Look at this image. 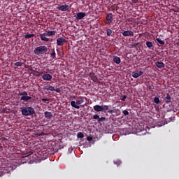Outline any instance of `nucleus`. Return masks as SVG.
Listing matches in <instances>:
<instances>
[{
    "instance_id": "f257e3e1",
    "label": "nucleus",
    "mask_w": 179,
    "mask_h": 179,
    "mask_svg": "<svg viewBox=\"0 0 179 179\" xmlns=\"http://www.w3.org/2000/svg\"><path fill=\"white\" fill-rule=\"evenodd\" d=\"M21 113L22 115L29 117V115H34V114H36V110L31 106H24L21 108Z\"/></svg>"
},
{
    "instance_id": "f03ea898",
    "label": "nucleus",
    "mask_w": 179,
    "mask_h": 179,
    "mask_svg": "<svg viewBox=\"0 0 179 179\" xmlns=\"http://www.w3.org/2000/svg\"><path fill=\"white\" fill-rule=\"evenodd\" d=\"M94 111H96L97 113H100L101 111H107L109 110L110 106H107V105H95L93 107Z\"/></svg>"
},
{
    "instance_id": "7ed1b4c3",
    "label": "nucleus",
    "mask_w": 179,
    "mask_h": 179,
    "mask_svg": "<svg viewBox=\"0 0 179 179\" xmlns=\"http://www.w3.org/2000/svg\"><path fill=\"white\" fill-rule=\"evenodd\" d=\"M18 96H22L20 98L21 101H29L31 100V96H28L27 92L24 91L22 92H19Z\"/></svg>"
},
{
    "instance_id": "20e7f679",
    "label": "nucleus",
    "mask_w": 179,
    "mask_h": 179,
    "mask_svg": "<svg viewBox=\"0 0 179 179\" xmlns=\"http://www.w3.org/2000/svg\"><path fill=\"white\" fill-rule=\"evenodd\" d=\"M48 50L47 46H39L35 48L34 52L36 55H40L41 52H47Z\"/></svg>"
},
{
    "instance_id": "39448f33",
    "label": "nucleus",
    "mask_w": 179,
    "mask_h": 179,
    "mask_svg": "<svg viewBox=\"0 0 179 179\" xmlns=\"http://www.w3.org/2000/svg\"><path fill=\"white\" fill-rule=\"evenodd\" d=\"M44 90H50V92H57V93H61V89L59 88H56L55 89L54 87L51 85H47L43 87Z\"/></svg>"
},
{
    "instance_id": "423d86ee",
    "label": "nucleus",
    "mask_w": 179,
    "mask_h": 179,
    "mask_svg": "<svg viewBox=\"0 0 179 179\" xmlns=\"http://www.w3.org/2000/svg\"><path fill=\"white\" fill-rule=\"evenodd\" d=\"M57 9L62 12H66V10H69V6L67 4L61 5L57 7Z\"/></svg>"
},
{
    "instance_id": "0eeeda50",
    "label": "nucleus",
    "mask_w": 179,
    "mask_h": 179,
    "mask_svg": "<svg viewBox=\"0 0 179 179\" xmlns=\"http://www.w3.org/2000/svg\"><path fill=\"white\" fill-rule=\"evenodd\" d=\"M66 41H67L66 39H65L62 37L58 38L57 39V45L59 46L64 45V44H65V43H66Z\"/></svg>"
},
{
    "instance_id": "6e6552de",
    "label": "nucleus",
    "mask_w": 179,
    "mask_h": 179,
    "mask_svg": "<svg viewBox=\"0 0 179 179\" xmlns=\"http://www.w3.org/2000/svg\"><path fill=\"white\" fill-rule=\"evenodd\" d=\"M142 75H143V71H133L131 73V76L132 78H134V79H138V78H139V76H142Z\"/></svg>"
},
{
    "instance_id": "1a4fd4ad",
    "label": "nucleus",
    "mask_w": 179,
    "mask_h": 179,
    "mask_svg": "<svg viewBox=\"0 0 179 179\" xmlns=\"http://www.w3.org/2000/svg\"><path fill=\"white\" fill-rule=\"evenodd\" d=\"M86 16V13L80 12L76 14V20H82L83 17Z\"/></svg>"
},
{
    "instance_id": "9d476101",
    "label": "nucleus",
    "mask_w": 179,
    "mask_h": 179,
    "mask_svg": "<svg viewBox=\"0 0 179 179\" xmlns=\"http://www.w3.org/2000/svg\"><path fill=\"white\" fill-rule=\"evenodd\" d=\"M106 20H107V22H106V24H110V23L113 22V13H109L107 14Z\"/></svg>"
},
{
    "instance_id": "9b49d317",
    "label": "nucleus",
    "mask_w": 179,
    "mask_h": 179,
    "mask_svg": "<svg viewBox=\"0 0 179 179\" xmlns=\"http://www.w3.org/2000/svg\"><path fill=\"white\" fill-rule=\"evenodd\" d=\"M42 79L43 80L50 81L52 80V76H51V74L45 73L43 75Z\"/></svg>"
},
{
    "instance_id": "f8f14e48",
    "label": "nucleus",
    "mask_w": 179,
    "mask_h": 179,
    "mask_svg": "<svg viewBox=\"0 0 179 179\" xmlns=\"http://www.w3.org/2000/svg\"><path fill=\"white\" fill-rule=\"evenodd\" d=\"M122 36H124V37H134V31H124L122 33Z\"/></svg>"
},
{
    "instance_id": "ddd939ff",
    "label": "nucleus",
    "mask_w": 179,
    "mask_h": 179,
    "mask_svg": "<svg viewBox=\"0 0 179 179\" xmlns=\"http://www.w3.org/2000/svg\"><path fill=\"white\" fill-rule=\"evenodd\" d=\"M40 37L42 41H45L46 43H48V41H50V38H47V35L45 33L41 34Z\"/></svg>"
},
{
    "instance_id": "4468645a",
    "label": "nucleus",
    "mask_w": 179,
    "mask_h": 179,
    "mask_svg": "<svg viewBox=\"0 0 179 179\" xmlns=\"http://www.w3.org/2000/svg\"><path fill=\"white\" fill-rule=\"evenodd\" d=\"M44 115L47 120H51L52 118V117H54L52 115V113L49 112V111H45L44 113Z\"/></svg>"
},
{
    "instance_id": "2eb2a0df",
    "label": "nucleus",
    "mask_w": 179,
    "mask_h": 179,
    "mask_svg": "<svg viewBox=\"0 0 179 179\" xmlns=\"http://www.w3.org/2000/svg\"><path fill=\"white\" fill-rule=\"evenodd\" d=\"M113 61L117 65L121 64V58L118 57V56H113Z\"/></svg>"
},
{
    "instance_id": "dca6fc26",
    "label": "nucleus",
    "mask_w": 179,
    "mask_h": 179,
    "mask_svg": "<svg viewBox=\"0 0 179 179\" xmlns=\"http://www.w3.org/2000/svg\"><path fill=\"white\" fill-rule=\"evenodd\" d=\"M89 76L93 82H96V80H97V77H96V74L94 73L90 72L89 73Z\"/></svg>"
},
{
    "instance_id": "f3484780",
    "label": "nucleus",
    "mask_w": 179,
    "mask_h": 179,
    "mask_svg": "<svg viewBox=\"0 0 179 179\" xmlns=\"http://www.w3.org/2000/svg\"><path fill=\"white\" fill-rule=\"evenodd\" d=\"M164 101L166 104L171 103V96H170V94H166V96L164 98Z\"/></svg>"
},
{
    "instance_id": "a211bd4d",
    "label": "nucleus",
    "mask_w": 179,
    "mask_h": 179,
    "mask_svg": "<svg viewBox=\"0 0 179 179\" xmlns=\"http://www.w3.org/2000/svg\"><path fill=\"white\" fill-rule=\"evenodd\" d=\"M71 107H73V108H76L77 110H79V108H80V106L76 105V101H71Z\"/></svg>"
},
{
    "instance_id": "6ab92c4d",
    "label": "nucleus",
    "mask_w": 179,
    "mask_h": 179,
    "mask_svg": "<svg viewBox=\"0 0 179 179\" xmlns=\"http://www.w3.org/2000/svg\"><path fill=\"white\" fill-rule=\"evenodd\" d=\"M155 66H157V68H164V63L162 62H155Z\"/></svg>"
},
{
    "instance_id": "aec40b11",
    "label": "nucleus",
    "mask_w": 179,
    "mask_h": 179,
    "mask_svg": "<svg viewBox=\"0 0 179 179\" xmlns=\"http://www.w3.org/2000/svg\"><path fill=\"white\" fill-rule=\"evenodd\" d=\"M56 33V31H48L45 32L47 37H50V36H55Z\"/></svg>"
},
{
    "instance_id": "412c9836",
    "label": "nucleus",
    "mask_w": 179,
    "mask_h": 179,
    "mask_svg": "<svg viewBox=\"0 0 179 179\" xmlns=\"http://www.w3.org/2000/svg\"><path fill=\"white\" fill-rule=\"evenodd\" d=\"M24 38H31V37H36V34H27L24 35Z\"/></svg>"
},
{
    "instance_id": "4be33fe9",
    "label": "nucleus",
    "mask_w": 179,
    "mask_h": 179,
    "mask_svg": "<svg viewBox=\"0 0 179 179\" xmlns=\"http://www.w3.org/2000/svg\"><path fill=\"white\" fill-rule=\"evenodd\" d=\"M50 58H52V59H55V58H57V54L55 53V49H53L52 53L50 54Z\"/></svg>"
},
{
    "instance_id": "5701e85b",
    "label": "nucleus",
    "mask_w": 179,
    "mask_h": 179,
    "mask_svg": "<svg viewBox=\"0 0 179 179\" xmlns=\"http://www.w3.org/2000/svg\"><path fill=\"white\" fill-rule=\"evenodd\" d=\"M145 44L147 45L148 48H149L150 50L152 48V47H153V43L151 41H147L145 43Z\"/></svg>"
},
{
    "instance_id": "b1692460",
    "label": "nucleus",
    "mask_w": 179,
    "mask_h": 179,
    "mask_svg": "<svg viewBox=\"0 0 179 179\" xmlns=\"http://www.w3.org/2000/svg\"><path fill=\"white\" fill-rule=\"evenodd\" d=\"M31 155H33V152L29 151L23 154V157H29V156H31Z\"/></svg>"
},
{
    "instance_id": "393cba45",
    "label": "nucleus",
    "mask_w": 179,
    "mask_h": 179,
    "mask_svg": "<svg viewBox=\"0 0 179 179\" xmlns=\"http://www.w3.org/2000/svg\"><path fill=\"white\" fill-rule=\"evenodd\" d=\"M83 103H85V100H83L82 98L80 100L76 101V104L78 106H80V104H83Z\"/></svg>"
},
{
    "instance_id": "a878e982",
    "label": "nucleus",
    "mask_w": 179,
    "mask_h": 179,
    "mask_svg": "<svg viewBox=\"0 0 179 179\" xmlns=\"http://www.w3.org/2000/svg\"><path fill=\"white\" fill-rule=\"evenodd\" d=\"M156 41H157V43H159V44H160L161 45H164V41H162V39L157 38L156 39Z\"/></svg>"
},
{
    "instance_id": "bb28decb",
    "label": "nucleus",
    "mask_w": 179,
    "mask_h": 179,
    "mask_svg": "<svg viewBox=\"0 0 179 179\" xmlns=\"http://www.w3.org/2000/svg\"><path fill=\"white\" fill-rule=\"evenodd\" d=\"M113 34V30H111V29H108L106 30V34L107 36H111V34Z\"/></svg>"
},
{
    "instance_id": "cd10ccee",
    "label": "nucleus",
    "mask_w": 179,
    "mask_h": 179,
    "mask_svg": "<svg viewBox=\"0 0 179 179\" xmlns=\"http://www.w3.org/2000/svg\"><path fill=\"white\" fill-rule=\"evenodd\" d=\"M154 102L156 104H159V103H160V99H159V97L156 96L154 98Z\"/></svg>"
},
{
    "instance_id": "c85d7f7f",
    "label": "nucleus",
    "mask_w": 179,
    "mask_h": 179,
    "mask_svg": "<svg viewBox=\"0 0 179 179\" xmlns=\"http://www.w3.org/2000/svg\"><path fill=\"white\" fill-rule=\"evenodd\" d=\"M104 121H106V117H99L98 120V122H104Z\"/></svg>"
},
{
    "instance_id": "c756f323",
    "label": "nucleus",
    "mask_w": 179,
    "mask_h": 179,
    "mask_svg": "<svg viewBox=\"0 0 179 179\" xmlns=\"http://www.w3.org/2000/svg\"><path fill=\"white\" fill-rule=\"evenodd\" d=\"M114 164H117V166H120L122 163V162H121V160H116L113 162Z\"/></svg>"
},
{
    "instance_id": "7c9ffc66",
    "label": "nucleus",
    "mask_w": 179,
    "mask_h": 179,
    "mask_svg": "<svg viewBox=\"0 0 179 179\" xmlns=\"http://www.w3.org/2000/svg\"><path fill=\"white\" fill-rule=\"evenodd\" d=\"M15 66H22L23 65V63L22 62H17L14 64Z\"/></svg>"
},
{
    "instance_id": "2f4dec72",
    "label": "nucleus",
    "mask_w": 179,
    "mask_h": 179,
    "mask_svg": "<svg viewBox=\"0 0 179 179\" xmlns=\"http://www.w3.org/2000/svg\"><path fill=\"white\" fill-rule=\"evenodd\" d=\"M83 136H84V135L83 134L82 132H79L77 134V138H78V139H80V138H83Z\"/></svg>"
},
{
    "instance_id": "473e14b6",
    "label": "nucleus",
    "mask_w": 179,
    "mask_h": 179,
    "mask_svg": "<svg viewBox=\"0 0 179 179\" xmlns=\"http://www.w3.org/2000/svg\"><path fill=\"white\" fill-rule=\"evenodd\" d=\"M120 100H121L122 101H125V100H127V95H122V96H120Z\"/></svg>"
},
{
    "instance_id": "72a5a7b5",
    "label": "nucleus",
    "mask_w": 179,
    "mask_h": 179,
    "mask_svg": "<svg viewBox=\"0 0 179 179\" xmlns=\"http://www.w3.org/2000/svg\"><path fill=\"white\" fill-rule=\"evenodd\" d=\"M122 113L124 114V115H129V112H128V110H123Z\"/></svg>"
},
{
    "instance_id": "f704fd0d",
    "label": "nucleus",
    "mask_w": 179,
    "mask_h": 179,
    "mask_svg": "<svg viewBox=\"0 0 179 179\" xmlns=\"http://www.w3.org/2000/svg\"><path fill=\"white\" fill-rule=\"evenodd\" d=\"M108 114H114V113H115V111L113 109H110V110H108Z\"/></svg>"
},
{
    "instance_id": "c9c22d12",
    "label": "nucleus",
    "mask_w": 179,
    "mask_h": 179,
    "mask_svg": "<svg viewBox=\"0 0 179 179\" xmlns=\"http://www.w3.org/2000/svg\"><path fill=\"white\" fill-rule=\"evenodd\" d=\"M99 117H100V116L99 115H93V119L94 120H99Z\"/></svg>"
},
{
    "instance_id": "e433bc0d",
    "label": "nucleus",
    "mask_w": 179,
    "mask_h": 179,
    "mask_svg": "<svg viewBox=\"0 0 179 179\" xmlns=\"http://www.w3.org/2000/svg\"><path fill=\"white\" fill-rule=\"evenodd\" d=\"M87 141H88L89 142H92V141H93V137L87 136Z\"/></svg>"
},
{
    "instance_id": "4c0bfd02",
    "label": "nucleus",
    "mask_w": 179,
    "mask_h": 179,
    "mask_svg": "<svg viewBox=\"0 0 179 179\" xmlns=\"http://www.w3.org/2000/svg\"><path fill=\"white\" fill-rule=\"evenodd\" d=\"M42 101H43V103H45V101H50V99L43 98L42 99Z\"/></svg>"
},
{
    "instance_id": "58836bf2",
    "label": "nucleus",
    "mask_w": 179,
    "mask_h": 179,
    "mask_svg": "<svg viewBox=\"0 0 179 179\" xmlns=\"http://www.w3.org/2000/svg\"><path fill=\"white\" fill-rule=\"evenodd\" d=\"M8 166L10 167V169H8L9 171L13 170V166H10V164H8Z\"/></svg>"
},
{
    "instance_id": "ea45409f",
    "label": "nucleus",
    "mask_w": 179,
    "mask_h": 179,
    "mask_svg": "<svg viewBox=\"0 0 179 179\" xmlns=\"http://www.w3.org/2000/svg\"><path fill=\"white\" fill-rule=\"evenodd\" d=\"M73 151V148H69V153H72Z\"/></svg>"
},
{
    "instance_id": "a19ab883",
    "label": "nucleus",
    "mask_w": 179,
    "mask_h": 179,
    "mask_svg": "<svg viewBox=\"0 0 179 179\" xmlns=\"http://www.w3.org/2000/svg\"><path fill=\"white\" fill-rule=\"evenodd\" d=\"M138 1H139V0H131V2L133 3H136L138 2Z\"/></svg>"
},
{
    "instance_id": "79ce46f5",
    "label": "nucleus",
    "mask_w": 179,
    "mask_h": 179,
    "mask_svg": "<svg viewBox=\"0 0 179 179\" xmlns=\"http://www.w3.org/2000/svg\"><path fill=\"white\" fill-rule=\"evenodd\" d=\"M3 173H9V171L3 170Z\"/></svg>"
},
{
    "instance_id": "37998d69",
    "label": "nucleus",
    "mask_w": 179,
    "mask_h": 179,
    "mask_svg": "<svg viewBox=\"0 0 179 179\" xmlns=\"http://www.w3.org/2000/svg\"><path fill=\"white\" fill-rule=\"evenodd\" d=\"M47 71H50V69H48Z\"/></svg>"
},
{
    "instance_id": "c03bdc74",
    "label": "nucleus",
    "mask_w": 179,
    "mask_h": 179,
    "mask_svg": "<svg viewBox=\"0 0 179 179\" xmlns=\"http://www.w3.org/2000/svg\"><path fill=\"white\" fill-rule=\"evenodd\" d=\"M178 45H179V44H178Z\"/></svg>"
}]
</instances>
